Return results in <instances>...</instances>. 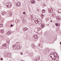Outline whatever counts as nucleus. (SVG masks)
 Returning <instances> with one entry per match:
<instances>
[{"label": "nucleus", "mask_w": 61, "mask_h": 61, "mask_svg": "<svg viewBox=\"0 0 61 61\" xmlns=\"http://www.w3.org/2000/svg\"><path fill=\"white\" fill-rule=\"evenodd\" d=\"M51 57L53 59H55L57 57V55L56 53H52L50 55Z\"/></svg>", "instance_id": "f257e3e1"}, {"label": "nucleus", "mask_w": 61, "mask_h": 61, "mask_svg": "<svg viewBox=\"0 0 61 61\" xmlns=\"http://www.w3.org/2000/svg\"><path fill=\"white\" fill-rule=\"evenodd\" d=\"M12 5V3L10 2H7L6 4V5L8 8H10Z\"/></svg>", "instance_id": "f03ea898"}, {"label": "nucleus", "mask_w": 61, "mask_h": 61, "mask_svg": "<svg viewBox=\"0 0 61 61\" xmlns=\"http://www.w3.org/2000/svg\"><path fill=\"white\" fill-rule=\"evenodd\" d=\"M48 9L49 12L50 13H52L53 12V9L51 8H49V9L48 8Z\"/></svg>", "instance_id": "7ed1b4c3"}, {"label": "nucleus", "mask_w": 61, "mask_h": 61, "mask_svg": "<svg viewBox=\"0 0 61 61\" xmlns=\"http://www.w3.org/2000/svg\"><path fill=\"white\" fill-rule=\"evenodd\" d=\"M34 37L35 38V41H36L37 40V38H38V36L36 35H35L34 36Z\"/></svg>", "instance_id": "20e7f679"}, {"label": "nucleus", "mask_w": 61, "mask_h": 61, "mask_svg": "<svg viewBox=\"0 0 61 61\" xmlns=\"http://www.w3.org/2000/svg\"><path fill=\"white\" fill-rule=\"evenodd\" d=\"M39 20L37 19V18H35L34 19V20L35 23H37V22Z\"/></svg>", "instance_id": "39448f33"}, {"label": "nucleus", "mask_w": 61, "mask_h": 61, "mask_svg": "<svg viewBox=\"0 0 61 61\" xmlns=\"http://www.w3.org/2000/svg\"><path fill=\"white\" fill-rule=\"evenodd\" d=\"M20 5L21 4L19 2H17L16 4V6H20Z\"/></svg>", "instance_id": "423d86ee"}, {"label": "nucleus", "mask_w": 61, "mask_h": 61, "mask_svg": "<svg viewBox=\"0 0 61 61\" xmlns=\"http://www.w3.org/2000/svg\"><path fill=\"white\" fill-rule=\"evenodd\" d=\"M37 23L39 24H41V20H39Z\"/></svg>", "instance_id": "0eeeda50"}, {"label": "nucleus", "mask_w": 61, "mask_h": 61, "mask_svg": "<svg viewBox=\"0 0 61 61\" xmlns=\"http://www.w3.org/2000/svg\"><path fill=\"white\" fill-rule=\"evenodd\" d=\"M44 26H45V25H44V24H42L41 25V28H42L44 27Z\"/></svg>", "instance_id": "6e6552de"}, {"label": "nucleus", "mask_w": 61, "mask_h": 61, "mask_svg": "<svg viewBox=\"0 0 61 61\" xmlns=\"http://www.w3.org/2000/svg\"><path fill=\"white\" fill-rule=\"evenodd\" d=\"M23 30L24 31H26L27 30V28H23Z\"/></svg>", "instance_id": "1a4fd4ad"}, {"label": "nucleus", "mask_w": 61, "mask_h": 61, "mask_svg": "<svg viewBox=\"0 0 61 61\" xmlns=\"http://www.w3.org/2000/svg\"><path fill=\"white\" fill-rule=\"evenodd\" d=\"M0 32L2 33L3 34L4 33V29H2L1 30H0Z\"/></svg>", "instance_id": "9d476101"}, {"label": "nucleus", "mask_w": 61, "mask_h": 61, "mask_svg": "<svg viewBox=\"0 0 61 61\" xmlns=\"http://www.w3.org/2000/svg\"><path fill=\"white\" fill-rule=\"evenodd\" d=\"M31 2L32 4H35V1L34 0H32L31 1Z\"/></svg>", "instance_id": "9b49d317"}, {"label": "nucleus", "mask_w": 61, "mask_h": 61, "mask_svg": "<svg viewBox=\"0 0 61 61\" xmlns=\"http://www.w3.org/2000/svg\"><path fill=\"white\" fill-rule=\"evenodd\" d=\"M42 13H45L46 12V10H43L42 11Z\"/></svg>", "instance_id": "f8f14e48"}, {"label": "nucleus", "mask_w": 61, "mask_h": 61, "mask_svg": "<svg viewBox=\"0 0 61 61\" xmlns=\"http://www.w3.org/2000/svg\"><path fill=\"white\" fill-rule=\"evenodd\" d=\"M6 12H2L1 14L2 15H5V14H6Z\"/></svg>", "instance_id": "ddd939ff"}, {"label": "nucleus", "mask_w": 61, "mask_h": 61, "mask_svg": "<svg viewBox=\"0 0 61 61\" xmlns=\"http://www.w3.org/2000/svg\"><path fill=\"white\" fill-rule=\"evenodd\" d=\"M19 21V20H16L15 21V22L16 23H18Z\"/></svg>", "instance_id": "4468645a"}, {"label": "nucleus", "mask_w": 61, "mask_h": 61, "mask_svg": "<svg viewBox=\"0 0 61 61\" xmlns=\"http://www.w3.org/2000/svg\"><path fill=\"white\" fill-rule=\"evenodd\" d=\"M48 20H49V18H46V22H48Z\"/></svg>", "instance_id": "2eb2a0df"}, {"label": "nucleus", "mask_w": 61, "mask_h": 61, "mask_svg": "<svg viewBox=\"0 0 61 61\" xmlns=\"http://www.w3.org/2000/svg\"><path fill=\"white\" fill-rule=\"evenodd\" d=\"M58 13H61V9H59L58 10Z\"/></svg>", "instance_id": "dca6fc26"}, {"label": "nucleus", "mask_w": 61, "mask_h": 61, "mask_svg": "<svg viewBox=\"0 0 61 61\" xmlns=\"http://www.w3.org/2000/svg\"><path fill=\"white\" fill-rule=\"evenodd\" d=\"M56 18L57 19V21H59V20H58V18H59V17L58 16H57L56 17Z\"/></svg>", "instance_id": "f3484780"}, {"label": "nucleus", "mask_w": 61, "mask_h": 61, "mask_svg": "<svg viewBox=\"0 0 61 61\" xmlns=\"http://www.w3.org/2000/svg\"><path fill=\"white\" fill-rule=\"evenodd\" d=\"M13 48H15L16 49H18V48H17V47H18V46H17V47L16 48V47H14V46H13Z\"/></svg>", "instance_id": "a211bd4d"}, {"label": "nucleus", "mask_w": 61, "mask_h": 61, "mask_svg": "<svg viewBox=\"0 0 61 61\" xmlns=\"http://www.w3.org/2000/svg\"><path fill=\"white\" fill-rule=\"evenodd\" d=\"M31 47L32 48H35V45L33 44L32 45Z\"/></svg>", "instance_id": "6ab92c4d"}, {"label": "nucleus", "mask_w": 61, "mask_h": 61, "mask_svg": "<svg viewBox=\"0 0 61 61\" xmlns=\"http://www.w3.org/2000/svg\"><path fill=\"white\" fill-rule=\"evenodd\" d=\"M7 33L9 35H10V34H11V32L9 31L8 32H7Z\"/></svg>", "instance_id": "aec40b11"}, {"label": "nucleus", "mask_w": 61, "mask_h": 61, "mask_svg": "<svg viewBox=\"0 0 61 61\" xmlns=\"http://www.w3.org/2000/svg\"><path fill=\"white\" fill-rule=\"evenodd\" d=\"M3 46H5V47L6 46V44H4L3 45Z\"/></svg>", "instance_id": "412c9836"}, {"label": "nucleus", "mask_w": 61, "mask_h": 61, "mask_svg": "<svg viewBox=\"0 0 61 61\" xmlns=\"http://www.w3.org/2000/svg\"><path fill=\"white\" fill-rule=\"evenodd\" d=\"M40 28H38V31H40Z\"/></svg>", "instance_id": "4be33fe9"}, {"label": "nucleus", "mask_w": 61, "mask_h": 61, "mask_svg": "<svg viewBox=\"0 0 61 61\" xmlns=\"http://www.w3.org/2000/svg\"><path fill=\"white\" fill-rule=\"evenodd\" d=\"M0 27H3V25L0 24Z\"/></svg>", "instance_id": "5701e85b"}, {"label": "nucleus", "mask_w": 61, "mask_h": 61, "mask_svg": "<svg viewBox=\"0 0 61 61\" xmlns=\"http://www.w3.org/2000/svg\"><path fill=\"white\" fill-rule=\"evenodd\" d=\"M55 25L57 26H58V24L57 23H55Z\"/></svg>", "instance_id": "b1692460"}, {"label": "nucleus", "mask_w": 61, "mask_h": 61, "mask_svg": "<svg viewBox=\"0 0 61 61\" xmlns=\"http://www.w3.org/2000/svg\"><path fill=\"white\" fill-rule=\"evenodd\" d=\"M12 13H10L9 14V15H10V16H12Z\"/></svg>", "instance_id": "393cba45"}, {"label": "nucleus", "mask_w": 61, "mask_h": 61, "mask_svg": "<svg viewBox=\"0 0 61 61\" xmlns=\"http://www.w3.org/2000/svg\"><path fill=\"white\" fill-rule=\"evenodd\" d=\"M25 22H26V20H24L23 21V23H25Z\"/></svg>", "instance_id": "a878e982"}, {"label": "nucleus", "mask_w": 61, "mask_h": 61, "mask_svg": "<svg viewBox=\"0 0 61 61\" xmlns=\"http://www.w3.org/2000/svg\"><path fill=\"white\" fill-rule=\"evenodd\" d=\"M61 19V18H59L58 19V20H59H59H60Z\"/></svg>", "instance_id": "bb28decb"}, {"label": "nucleus", "mask_w": 61, "mask_h": 61, "mask_svg": "<svg viewBox=\"0 0 61 61\" xmlns=\"http://www.w3.org/2000/svg\"><path fill=\"white\" fill-rule=\"evenodd\" d=\"M23 14H24V15H25V12H23Z\"/></svg>", "instance_id": "cd10ccee"}, {"label": "nucleus", "mask_w": 61, "mask_h": 61, "mask_svg": "<svg viewBox=\"0 0 61 61\" xmlns=\"http://www.w3.org/2000/svg\"><path fill=\"white\" fill-rule=\"evenodd\" d=\"M40 44H39L38 45V46H40Z\"/></svg>", "instance_id": "c85d7f7f"}, {"label": "nucleus", "mask_w": 61, "mask_h": 61, "mask_svg": "<svg viewBox=\"0 0 61 61\" xmlns=\"http://www.w3.org/2000/svg\"><path fill=\"white\" fill-rule=\"evenodd\" d=\"M41 17H42V18H43V15H41Z\"/></svg>", "instance_id": "c756f323"}, {"label": "nucleus", "mask_w": 61, "mask_h": 61, "mask_svg": "<svg viewBox=\"0 0 61 61\" xmlns=\"http://www.w3.org/2000/svg\"><path fill=\"white\" fill-rule=\"evenodd\" d=\"M60 23H59L58 24V26H59L60 25Z\"/></svg>", "instance_id": "7c9ffc66"}, {"label": "nucleus", "mask_w": 61, "mask_h": 61, "mask_svg": "<svg viewBox=\"0 0 61 61\" xmlns=\"http://www.w3.org/2000/svg\"><path fill=\"white\" fill-rule=\"evenodd\" d=\"M1 60H3V58H1L0 59Z\"/></svg>", "instance_id": "2f4dec72"}, {"label": "nucleus", "mask_w": 61, "mask_h": 61, "mask_svg": "<svg viewBox=\"0 0 61 61\" xmlns=\"http://www.w3.org/2000/svg\"><path fill=\"white\" fill-rule=\"evenodd\" d=\"M23 52H21V55H23Z\"/></svg>", "instance_id": "473e14b6"}, {"label": "nucleus", "mask_w": 61, "mask_h": 61, "mask_svg": "<svg viewBox=\"0 0 61 61\" xmlns=\"http://www.w3.org/2000/svg\"><path fill=\"white\" fill-rule=\"evenodd\" d=\"M11 26H12V27H13V25L11 24Z\"/></svg>", "instance_id": "72a5a7b5"}, {"label": "nucleus", "mask_w": 61, "mask_h": 61, "mask_svg": "<svg viewBox=\"0 0 61 61\" xmlns=\"http://www.w3.org/2000/svg\"><path fill=\"white\" fill-rule=\"evenodd\" d=\"M7 43H9V41H7Z\"/></svg>", "instance_id": "f704fd0d"}, {"label": "nucleus", "mask_w": 61, "mask_h": 61, "mask_svg": "<svg viewBox=\"0 0 61 61\" xmlns=\"http://www.w3.org/2000/svg\"><path fill=\"white\" fill-rule=\"evenodd\" d=\"M21 48V47H19V49H20V48Z\"/></svg>", "instance_id": "c9c22d12"}, {"label": "nucleus", "mask_w": 61, "mask_h": 61, "mask_svg": "<svg viewBox=\"0 0 61 61\" xmlns=\"http://www.w3.org/2000/svg\"><path fill=\"white\" fill-rule=\"evenodd\" d=\"M52 21H53L52 20H51V22H52Z\"/></svg>", "instance_id": "e433bc0d"}, {"label": "nucleus", "mask_w": 61, "mask_h": 61, "mask_svg": "<svg viewBox=\"0 0 61 61\" xmlns=\"http://www.w3.org/2000/svg\"><path fill=\"white\" fill-rule=\"evenodd\" d=\"M10 56H11V54H10Z\"/></svg>", "instance_id": "4c0bfd02"}, {"label": "nucleus", "mask_w": 61, "mask_h": 61, "mask_svg": "<svg viewBox=\"0 0 61 61\" xmlns=\"http://www.w3.org/2000/svg\"><path fill=\"white\" fill-rule=\"evenodd\" d=\"M7 56H8L7 55H6V57H7Z\"/></svg>", "instance_id": "58836bf2"}, {"label": "nucleus", "mask_w": 61, "mask_h": 61, "mask_svg": "<svg viewBox=\"0 0 61 61\" xmlns=\"http://www.w3.org/2000/svg\"><path fill=\"white\" fill-rule=\"evenodd\" d=\"M60 45H61V42H60Z\"/></svg>", "instance_id": "ea45409f"}, {"label": "nucleus", "mask_w": 61, "mask_h": 61, "mask_svg": "<svg viewBox=\"0 0 61 61\" xmlns=\"http://www.w3.org/2000/svg\"><path fill=\"white\" fill-rule=\"evenodd\" d=\"M45 5V6H46V5Z\"/></svg>", "instance_id": "a19ab883"}, {"label": "nucleus", "mask_w": 61, "mask_h": 61, "mask_svg": "<svg viewBox=\"0 0 61 61\" xmlns=\"http://www.w3.org/2000/svg\"><path fill=\"white\" fill-rule=\"evenodd\" d=\"M31 17V18H32V17Z\"/></svg>", "instance_id": "79ce46f5"}, {"label": "nucleus", "mask_w": 61, "mask_h": 61, "mask_svg": "<svg viewBox=\"0 0 61 61\" xmlns=\"http://www.w3.org/2000/svg\"><path fill=\"white\" fill-rule=\"evenodd\" d=\"M31 17V18H32V17Z\"/></svg>", "instance_id": "37998d69"}]
</instances>
